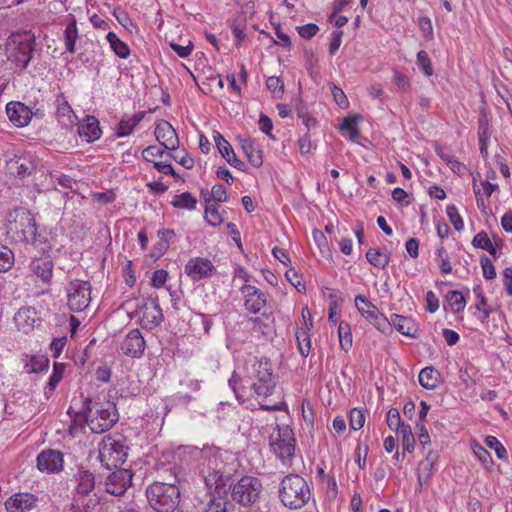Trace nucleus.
Wrapping results in <instances>:
<instances>
[{
  "label": "nucleus",
  "mask_w": 512,
  "mask_h": 512,
  "mask_svg": "<svg viewBox=\"0 0 512 512\" xmlns=\"http://www.w3.org/2000/svg\"><path fill=\"white\" fill-rule=\"evenodd\" d=\"M146 496L156 512H172L179 504L180 490L174 484L155 482L146 489Z\"/></svg>",
  "instance_id": "8"
},
{
  "label": "nucleus",
  "mask_w": 512,
  "mask_h": 512,
  "mask_svg": "<svg viewBox=\"0 0 512 512\" xmlns=\"http://www.w3.org/2000/svg\"><path fill=\"white\" fill-rule=\"evenodd\" d=\"M76 497L74 502L71 504L70 510L72 512H87L85 509H81L79 506V500L83 496H88L95 487L94 475L84 469H79L74 476Z\"/></svg>",
  "instance_id": "13"
},
{
  "label": "nucleus",
  "mask_w": 512,
  "mask_h": 512,
  "mask_svg": "<svg viewBox=\"0 0 512 512\" xmlns=\"http://www.w3.org/2000/svg\"><path fill=\"white\" fill-rule=\"evenodd\" d=\"M485 444L493 449L497 455V457L501 460L507 461L508 455L506 448L502 445V443L495 436H487L485 438Z\"/></svg>",
  "instance_id": "47"
},
{
  "label": "nucleus",
  "mask_w": 512,
  "mask_h": 512,
  "mask_svg": "<svg viewBox=\"0 0 512 512\" xmlns=\"http://www.w3.org/2000/svg\"><path fill=\"white\" fill-rule=\"evenodd\" d=\"M296 340L298 343L299 352L303 357H307L311 350V340L309 331L299 329L296 332Z\"/></svg>",
  "instance_id": "42"
},
{
  "label": "nucleus",
  "mask_w": 512,
  "mask_h": 512,
  "mask_svg": "<svg viewBox=\"0 0 512 512\" xmlns=\"http://www.w3.org/2000/svg\"><path fill=\"white\" fill-rule=\"evenodd\" d=\"M386 422H387L388 427L391 430H396V431L399 430L402 426L406 425V423H404L401 420L399 410L396 408H391L387 412Z\"/></svg>",
  "instance_id": "51"
},
{
  "label": "nucleus",
  "mask_w": 512,
  "mask_h": 512,
  "mask_svg": "<svg viewBox=\"0 0 512 512\" xmlns=\"http://www.w3.org/2000/svg\"><path fill=\"white\" fill-rule=\"evenodd\" d=\"M263 485L259 478L243 476L236 483L231 481L228 491H231L232 500L242 506H250L256 503L262 492Z\"/></svg>",
  "instance_id": "10"
},
{
  "label": "nucleus",
  "mask_w": 512,
  "mask_h": 512,
  "mask_svg": "<svg viewBox=\"0 0 512 512\" xmlns=\"http://www.w3.org/2000/svg\"><path fill=\"white\" fill-rule=\"evenodd\" d=\"M146 348V342L139 329L130 330L120 344L123 354L131 358H140Z\"/></svg>",
  "instance_id": "17"
},
{
  "label": "nucleus",
  "mask_w": 512,
  "mask_h": 512,
  "mask_svg": "<svg viewBox=\"0 0 512 512\" xmlns=\"http://www.w3.org/2000/svg\"><path fill=\"white\" fill-rule=\"evenodd\" d=\"M266 86L268 90H270L275 97L281 95L283 93V83L280 78L276 76H271L266 81Z\"/></svg>",
  "instance_id": "61"
},
{
  "label": "nucleus",
  "mask_w": 512,
  "mask_h": 512,
  "mask_svg": "<svg viewBox=\"0 0 512 512\" xmlns=\"http://www.w3.org/2000/svg\"><path fill=\"white\" fill-rule=\"evenodd\" d=\"M279 497L284 506L298 509L309 501L311 492L304 478L297 474H290L280 483Z\"/></svg>",
  "instance_id": "6"
},
{
  "label": "nucleus",
  "mask_w": 512,
  "mask_h": 512,
  "mask_svg": "<svg viewBox=\"0 0 512 512\" xmlns=\"http://www.w3.org/2000/svg\"><path fill=\"white\" fill-rule=\"evenodd\" d=\"M365 423L364 411L358 408H354L350 412V427L353 430H360Z\"/></svg>",
  "instance_id": "55"
},
{
  "label": "nucleus",
  "mask_w": 512,
  "mask_h": 512,
  "mask_svg": "<svg viewBox=\"0 0 512 512\" xmlns=\"http://www.w3.org/2000/svg\"><path fill=\"white\" fill-rule=\"evenodd\" d=\"M14 264V253L5 245L0 244V273L6 272Z\"/></svg>",
  "instance_id": "43"
},
{
  "label": "nucleus",
  "mask_w": 512,
  "mask_h": 512,
  "mask_svg": "<svg viewBox=\"0 0 512 512\" xmlns=\"http://www.w3.org/2000/svg\"><path fill=\"white\" fill-rule=\"evenodd\" d=\"M171 204L175 208L193 210L196 207L197 200L191 193L184 192L179 195H175Z\"/></svg>",
  "instance_id": "39"
},
{
  "label": "nucleus",
  "mask_w": 512,
  "mask_h": 512,
  "mask_svg": "<svg viewBox=\"0 0 512 512\" xmlns=\"http://www.w3.org/2000/svg\"><path fill=\"white\" fill-rule=\"evenodd\" d=\"M285 276L291 285H293L299 292L305 290V285L302 282V276L299 275L294 268L287 270Z\"/></svg>",
  "instance_id": "56"
},
{
  "label": "nucleus",
  "mask_w": 512,
  "mask_h": 512,
  "mask_svg": "<svg viewBox=\"0 0 512 512\" xmlns=\"http://www.w3.org/2000/svg\"><path fill=\"white\" fill-rule=\"evenodd\" d=\"M154 134L156 139L165 149H177L179 143L178 136L175 129L168 121L163 119L157 121Z\"/></svg>",
  "instance_id": "21"
},
{
  "label": "nucleus",
  "mask_w": 512,
  "mask_h": 512,
  "mask_svg": "<svg viewBox=\"0 0 512 512\" xmlns=\"http://www.w3.org/2000/svg\"><path fill=\"white\" fill-rule=\"evenodd\" d=\"M244 297V307L247 311L257 314L265 308L267 295L255 286L245 284L240 288Z\"/></svg>",
  "instance_id": "16"
},
{
  "label": "nucleus",
  "mask_w": 512,
  "mask_h": 512,
  "mask_svg": "<svg viewBox=\"0 0 512 512\" xmlns=\"http://www.w3.org/2000/svg\"><path fill=\"white\" fill-rule=\"evenodd\" d=\"M64 366L62 364L55 363L54 370L52 375L49 378L48 386L51 391H53L57 384L61 381L63 377Z\"/></svg>",
  "instance_id": "59"
},
{
  "label": "nucleus",
  "mask_w": 512,
  "mask_h": 512,
  "mask_svg": "<svg viewBox=\"0 0 512 512\" xmlns=\"http://www.w3.org/2000/svg\"><path fill=\"white\" fill-rule=\"evenodd\" d=\"M185 272L193 281H199L211 277L215 266L207 258L195 257L187 262Z\"/></svg>",
  "instance_id": "18"
},
{
  "label": "nucleus",
  "mask_w": 512,
  "mask_h": 512,
  "mask_svg": "<svg viewBox=\"0 0 512 512\" xmlns=\"http://www.w3.org/2000/svg\"><path fill=\"white\" fill-rule=\"evenodd\" d=\"M7 169L12 175L26 177L33 172L35 165L29 157L16 156L7 161Z\"/></svg>",
  "instance_id": "28"
},
{
  "label": "nucleus",
  "mask_w": 512,
  "mask_h": 512,
  "mask_svg": "<svg viewBox=\"0 0 512 512\" xmlns=\"http://www.w3.org/2000/svg\"><path fill=\"white\" fill-rule=\"evenodd\" d=\"M163 154L164 149L156 145L148 146L142 151V157L149 162H154V158L162 157Z\"/></svg>",
  "instance_id": "58"
},
{
  "label": "nucleus",
  "mask_w": 512,
  "mask_h": 512,
  "mask_svg": "<svg viewBox=\"0 0 512 512\" xmlns=\"http://www.w3.org/2000/svg\"><path fill=\"white\" fill-rule=\"evenodd\" d=\"M139 319L143 328L154 329L163 319L162 310L154 298L147 299L139 311Z\"/></svg>",
  "instance_id": "14"
},
{
  "label": "nucleus",
  "mask_w": 512,
  "mask_h": 512,
  "mask_svg": "<svg viewBox=\"0 0 512 512\" xmlns=\"http://www.w3.org/2000/svg\"><path fill=\"white\" fill-rule=\"evenodd\" d=\"M106 39L110 45V48L118 57L126 59L129 56L130 49L128 45L120 40L114 32H109L106 36Z\"/></svg>",
  "instance_id": "38"
},
{
  "label": "nucleus",
  "mask_w": 512,
  "mask_h": 512,
  "mask_svg": "<svg viewBox=\"0 0 512 512\" xmlns=\"http://www.w3.org/2000/svg\"><path fill=\"white\" fill-rule=\"evenodd\" d=\"M391 323L395 327V329L401 334L413 338L418 337V327L411 317L392 314Z\"/></svg>",
  "instance_id": "30"
},
{
  "label": "nucleus",
  "mask_w": 512,
  "mask_h": 512,
  "mask_svg": "<svg viewBox=\"0 0 512 512\" xmlns=\"http://www.w3.org/2000/svg\"><path fill=\"white\" fill-rule=\"evenodd\" d=\"M340 129L343 131H348L349 139L353 142H356L359 139V131L357 129V118H347L344 119L342 124L340 125Z\"/></svg>",
  "instance_id": "50"
},
{
  "label": "nucleus",
  "mask_w": 512,
  "mask_h": 512,
  "mask_svg": "<svg viewBox=\"0 0 512 512\" xmlns=\"http://www.w3.org/2000/svg\"><path fill=\"white\" fill-rule=\"evenodd\" d=\"M241 147L252 166L260 167L262 165L263 159L261 150L257 146H255L252 140H242Z\"/></svg>",
  "instance_id": "35"
},
{
  "label": "nucleus",
  "mask_w": 512,
  "mask_h": 512,
  "mask_svg": "<svg viewBox=\"0 0 512 512\" xmlns=\"http://www.w3.org/2000/svg\"><path fill=\"white\" fill-rule=\"evenodd\" d=\"M213 138L216 144V147L222 157L234 168H237L241 171L245 170V163L237 158L232 146L230 143L223 137V135L214 131Z\"/></svg>",
  "instance_id": "23"
},
{
  "label": "nucleus",
  "mask_w": 512,
  "mask_h": 512,
  "mask_svg": "<svg viewBox=\"0 0 512 512\" xmlns=\"http://www.w3.org/2000/svg\"><path fill=\"white\" fill-rule=\"evenodd\" d=\"M436 262L442 273L449 274L452 272V265L449 256L443 246H439L436 252Z\"/></svg>",
  "instance_id": "48"
},
{
  "label": "nucleus",
  "mask_w": 512,
  "mask_h": 512,
  "mask_svg": "<svg viewBox=\"0 0 512 512\" xmlns=\"http://www.w3.org/2000/svg\"><path fill=\"white\" fill-rule=\"evenodd\" d=\"M270 447L284 465L291 464L296 449L293 430L288 425H277L270 435Z\"/></svg>",
  "instance_id": "9"
},
{
  "label": "nucleus",
  "mask_w": 512,
  "mask_h": 512,
  "mask_svg": "<svg viewBox=\"0 0 512 512\" xmlns=\"http://www.w3.org/2000/svg\"><path fill=\"white\" fill-rule=\"evenodd\" d=\"M305 68L311 77V79L318 84L320 79V66L317 53L313 52L312 49H304Z\"/></svg>",
  "instance_id": "32"
},
{
  "label": "nucleus",
  "mask_w": 512,
  "mask_h": 512,
  "mask_svg": "<svg viewBox=\"0 0 512 512\" xmlns=\"http://www.w3.org/2000/svg\"><path fill=\"white\" fill-rule=\"evenodd\" d=\"M302 417L305 423L303 430L307 429L311 433L314 429L315 411L310 401L304 400L302 403Z\"/></svg>",
  "instance_id": "41"
},
{
  "label": "nucleus",
  "mask_w": 512,
  "mask_h": 512,
  "mask_svg": "<svg viewBox=\"0 0 512 512\" xmlns=\"http://www.w3.org/2000/svg\"><path fill=\"white\" fill-rule=\"evenodd\" d=\"M205 219L211 226H218L222 223L223 219L215 205H207L205 208Z\"/></svg>",
  "instance_id": "52"
},
{
  "label": "nucleus",
  "mask_w": 512,
  "mask_h": 512,
  "mask_svg": "<svg viewBox=\"0 0 512 512\" xmlns=\"http://www.w3.org/2000/svg\"><path fill=\"white\" fill-rule=\"evenodd\" d=\"M79 37L77 23L74 18L66 25L64 31V43L66 51L74 54L76 52V41Z\"/></svg>",
  "instance_id": "34"
},
{
  "label": "nucleus",
  "mask_w": 512,
  "mask_h": 512,
  "mask_svg": "<svg viewBox=\"0 0 512 512\" xmlns=\"http://www.w3.org/2000/svg\"><path fill=\"white\" fill-rule=\"evenodd\" d=\"M417 64L426 76H431L433 74L431 60L426 51L421 50L418 52Z\"/></svg>",
  "instance_id": "54"
},
{
  "label": "nucleus",
  "mask_w": 512,
  "mask_h": 512,
  "mask_svg": "<svg viewBox=\"0 0 512 512\" xmlns=\"http://www.w3.org/2000/svg\"><path fill=\"white\" fill-rule=\"evenodd\" d=\"M35 47V37L30 32H17L9 36L6 43L7 59L20 70L25 69Z\"/></svg>",
  "instance_id": "7"
},
{
  "label": "nucleus",
  "mask_w": 512,
  "mask_h": 512,
  "mask_svg": "<svg viewBox=\"0 0 512 512\" xmlns=\"http://www.w3.org/2000/svg\"><path fill=\"white\" fill-rule=\"evenodd\" d=\"M126 437L120 433L109 434L99 443V460L108 470L117 469L128 456Z\"/></svg>",
  "instance_id": "4"
},
{
  "label": "nucleus",
  "mask_w": 512,
  "mask_h": 512,
  "mask_svg": "<svg viewBox=\"0 0 512 512\" xmlns=\"http://www.w3.org/2000/svg\"><path fill=\"white\" fill-rule=\"evenodd\" d=\"M401 438L402 447L404 451L411 453L415 447V437L409 424L402 426L396 431Z\"/></svg>",
  "instance_id": "40"
},
{
  "label": "nucleus",
  "mask_w": 512,
  "mask_h": 512,
  "mask_svg": "<svg viewBox=\"0 0 512 512\" xmlns=\"http://www.w3.org/2000/svg\"><path fill=\"white\" fill-rule=\"evenodd\" d=\"M85 407L86 422L93 433H104L118 421L117 409L112 402L101 403L86 399Z\"/></svg>",
  "instance_id": "5"
},
{
  "label": "nucleus",
  "mask_w": 512,
  "mask_h": 512,
  "mask_svg": "<svg viewBox=\"0 0 512 512\" xmlns=\"http://www.w3.org/2000/svg\"><path fill=\"white\" fill-rule=\"evenodd\" d=\"M480 264L483 270V276L488 279H494L496 277V270L492 261L485 255L480 259Z\"/></svg>",
  "instance_id": "57"
},
{
  "label": "nucleus",
  "mask_w": 512,
  "mask_h": 512,
  "mask_svg": "<svg viewBox=\"0 0 512 512\" xmlns=\"http://www.w3.org/2000/svg\"><path fill=\"white\" fill-rule=\"evenodd\" d=\"M491 243L492 242L489 239L487 233L484 231L477 233L472 240V245L475 248H479L482 250H484L485 248H488L489 244H491Z\"/></svg>",
  "instance_id": "63"
},
{
  "label": "nucleus",
  "mask_w": 512,
  "mask_h": 512,
  "mask_svg": "<svg viewBox=\"0 0 512 512\" xmlns=\"http://www.w3.org/2000/svg\"><path fill=\"white\" fill-rule=\"evenodd\" d=\"M67 343L66 336L54 338L50 344V350L53 353V357L58 358L62 353Z\"/></svg>",
  "instance_id": "64"
},
{
  "label": "nucleus",
  "mask_w": 512,
  "mask_h": 512,
  "mask_svg": "<svg viewBox=\"0 0 512 512\" xmlns=\"http://www.w3.org/2000/svg\"><path fill=\"white\" fill-rule=\"evenodd\" d=\"M6 114L10 122L18 128L27 126L34 115L28 106L19 101L9 102L6 105Z\"/></svg>",
  "instance_id": "19"
},
{
  "label": "nucleus",
  "mask_w": 512,
  "mask_h": 512,
  "mask_svg": "<svg viewBox=\"0 0 512 512\" xmlns=\"http://www.w3.org/2000/svg\"><path fill=\"white\" fill-rule=\"evenodd\" d=\"M37 319L36 309L30 306L21 307L14 315L16 327L24 333H29L34 329Z\"/></svg>",
  "instance_id": "26"
},
{
  "label": "nucleus",
  "mask_w": 512,
  "mask_h": 512,
  "mask_svg": "<svg viewBox=\"0 0 512 512\" xmlns=\"http://www.w3.org/2000/svg\"><path fill=\"white\" fill-rule=\"evenodd\" d=\"M355 305L360 314L369 320L378 330H386L392 323L384 315L380 314L378 308L372 304L365 296L357 295Z\"/></svg>",
  "instance_id": "12"
},
{
  "label": "nucleus",
  "mask_w": 512,
  "mask_h": 512,
  "mask_svg": "<svg viewBox=\"0 0 512 512\" xmlns=\"http://www.w3.org/2000/svg\"><path fill=\"white\" fill-rule=\"evenodd\" d=\"M472 450L477 459L486 467L489 468L493 461L490 453L479 443H472Z\"/></svg>",
  "instance_id": "49"
},
{
  "label": "nucleus",
  "mask_w": 512,
  "mask_h": 512,
  "mask_svg": "<svg viewBox=\"0 0 512 512\" xmlns=\"http://www.w3.org/2000/svg\"><path fill=\"white\" fill-rule=\"evenodd\" d=\"M37 502V497L31 493H16L5 502L7 512H26Z\"/></svg>",
  "instance_id": "24"
},
{
  "label": "nucleus",
  "mask_w": 512,
  "mask_h": 512,
  "mask_svg": "<svg viewBox=\"0 0 512 512\" xmlns=\"http://www.w3.org/2000/svg\"><path fill=\"white\" fill-rule=\"evenodd\" d=\"M211 496L206 505L205 512H234L235 506L227 499V493L209 491Z\"/></svg>",
  "instance_id": "29"
},
{
  "label": "nucleus",
  "mask_w": 512,
  "mask_h": 512,
  "mask_svg": "<svg viewBox=\"0 0 512 512\" xmlns=\"http://www.w3.org/2000/svg\"><path fill=\"white\" fill-rule=\"evenodd\" d=\"M446 298H447V301L449 302L451 309L454 312H460V311L464 310L465 305H466V300L461 292L456 291V290L450 291V292H448Z\"/></svg>",
  "instance_id": "46"
},
{
  "label": "nucleus",
  "mask_w": 512,
  "mask_h": 512,
  "mask_svg": "<svg viewBox=\"0 0 512 512\" xmlns=\"http://www.w3.org/2000/svg\"><path fill=\"white\" fill-rule=\"evenodd\" d=\"M6 236L15 244H32L43 252L51 249L45 237L38 233L33 214L25 208H16L6 216Z\"/></svg>",
  "instance_id": "3"
},
{
  "label": "nucleus",
  "mask_w": 512,
  "mask_h": 512,
  "mask_svg": "<svg viewBox=\"0 0 512 512\" xmlns=\"http://www.w3.org/2000/svg\"><path fill=\"white\" fill-rule=\"evenodd\" d=\"M276 383L271 362L256 358L250 367L244 369V373L235 371L229 380L238 400H244L252 393L259 397H268L273 394Z\"/></svg>",
  "instance_id": "2"
},
{
  "label": "nucleus",
  "mask_w": 512,
  "mask_h": 512,
  "mask_svg": "<svg viewBox=\"0 0 512 512\" xmlns=\"http://www.w3.org/2000/svg\"><path fill=\"white\" fill-rule=\"evenodd\" d=\"M67 305L73 312H82L91 302V284L84 280H73L66 287Z\"/></svg>",
  "instance_id": "11"
},
{
  "label": "nucleus",
  "mask_w": 512,
  "mask_h": 512,
  "mask_svg": "<svg viewBox=\"0 0 512 512\" xmlns=\"http://www.w3.org/2000/svg\"><path fill=\"white\" fill-rule=\"evenodd\" d=\"M418 379L422 387L432 390L440 383V373L433 367H425L420 371Z\"/></svg>",
  "instance_id": "33"
},
{
  "label": "nucleus",
  "mask_w": 512,
  "mask_h": 512,
  "mask_svg": "<svg viewBox=\"0 0 512 512\" xmlns=\"http://www.w3.org/2000/svg\"><path fill=\"white\" fill-rule=\"evenodd\" d=\"M55 105L56 116L61 126L64 128L72 127L77 122V116L62 94L56 97Z\"/></svg>",
  "instance_id": "25"
},
{
  "label": "nucleus",
  "mask_w": 512,
  "mask_h": 512,
  "mask_svg": "<svg viewBox=\"0 0 512 512\" xmlns=\"http://www.w3.org/2000/svg\"><path fill=\"white\" fill-rule=\"evenodd\" d=\"M365 256L371 265L379 269H384L389 264L391 258L390 253H383L378 248H370Z\"/></svg>",
  "instance_id": "36"
},
{
  "label": "nucleus",
  "mask_w": 512,
  "mask_h": 512,
  "mask_svg": "<svg viewBox=\"0 0 512 512\" xmlns=\"http://www.w3.org/2000/svg\"><path fill=\"white\" fill-rule=\"evenodd\" d=\"M338 336L340 346L347 351L352 346V334L350 331V326L346 322H340L338 325Z\"/></svg>",
  "instance_id": "45"
},
{
  "label": "nucleus",
  "mask_w": 512,
  "mask_h": 512,
  "mask_svg": "<svg viewBox=\"0 0 512 512\" xmlns=\"http://www.w3.org/2000/svg\"><path fill=\"white\" fill-rule=\"evenodd\" d=\"M37 468L41 472L56 473L63 468V454L57 450H44L37 456Z\"/></svg>",
  "instance_id": "20"
},
{
  "label": "nucleus",
  "mask_w": 512,
  "mask_h": 512,
  "mask_svg": "<svg viewBox=\"0 0 512 512\" xmlns=\"http://www.w3.org/2000/svg\"><path fill=\"white\" fill-rule=\"evenodd\" d=\"M297 31L302 38L308 40V39H311L313 36H315L318 33L319 27L315 23H309V24L297 27Z\"/></svg>",
  "instance_id": "60"
},
{
  "label": "nucleus",
  "mask_w": 512,
  "mask_h": 512,
  "mask_svg": "<svg viewBox=\"0 0 512 512\" xmlns=\"http://www.w3.org/2000/svg\"><path fill=\"white\" fill-rule=\"evenodd\" d=\"M132 472L128 469H116L105 481L106 491L120 496L125 493L132 483Z\"/></svg>",
  "instance_id": "15"
},
{
  "label": "nucleus",
  "mask_w": 512,
  "mask_h": 512,
  "mask_svg": "<svg viewBox=\"0 0 512 512\" xmlns=\"http://www.w3.org/2000/svg\"><path fill=\"white\" fill-rule=\"evenodd\" d=\"M204 461L200 474L208 491L227 493L233 477L240 469L237 455L231 451L211 448L202 452Z\"/></svg>",
  "instance_id": "1"
},
{
  "label": "nucleus",
  "mask_w": 512,
  "mask_h": 512,
  "mask_svg": "<svg viewBox=\"0 0 512 512\" xmlns=\"http://www.w3.org/2000/svg\"><path fill=\"white\" fill-rule=\"evenodd\" d=\"M446 213L455 230L461 231L464 228V223L457 207L454 205H448L446 208Z\"/></svg>",
  "instance_id": "53"
},
{
  "label": "nucleus",
  "mask_w": 512,
  "mask_h": 512,
  "mask_svg": "<svg viewBox=\"0 0 512 512\" xmlns=\"http://www.w3.org/2000/svg\"><path fill=\"white\" fill-rule=\"evenodd\" d=\"M434 464V457L432 452H429L424 460L418 465V483L420 486L428 483L431 478Z\"/></svg>",
  "instance_id": "37"
},
{
  "label": "nucleus",
  "mask_w": 512,
  "mask_h": 512,
  "mask_svg": "<svg viewBox=\"0 0 512 512\" xmlns=\"http://www.w3.org/2000/svg\"><path fill=\"white\" fill-rule=\"evenodd\" d=\"M77 124L78 135L86 142H94L100 138L102 132L96 117L88 115L82 122Z\"/></svg>",
  "instance_id": "27"
},
{
  "label": "nucleus",
  "mask_w": 512,
  "mask_h": 512,
  "mask_svg": "<svg viewBox=\"0 0 512 512\" xmlns=\"http://www.w3.org/2000/svg\"><path fill=\"white\" fill-rule=\"evenodd\" d=\"M53 268L54 263L48 255L34 257L29 263V270L45 284L51 282Z\"/></svg>",
  "instance_id": "22"
},
{
  "label": "nucleus",
  "mask_w": 512,
  "mask_h": 512,
  "mask_svg": "<svg viewBox=\"0 0 512 512\" xmlns=\"http://www.w3.org/2000/svg\"><path fill=\"white\" fill-rule=\"evenodd\" d=\"M330 88H331V93H332V96H333L336 104L340 108H347L348 104H349L348 99H347L345 93L342 91V89L336 87L333 84L330 85Z\"/></svg>",
  "instance_id": "62"
},
{
  "label": "nucleus",
  "mask_w": 512,
  "mask_h": 512,
  "mask_svg": "<svg viewBox=\"0 0 512 512\" xmlns=\"http://www.w3.org/2000/svg\"><path fill=\"white\" fill-rule=\"evenodd\" d=\"M145 116L144 111H140L131 117H123L116 129V135L118 137H125L130 135L135 127L142 121Z\"/></svg>",
  "instance_id": "31"
},
{
  "label": "nucleus",
  "mask_w": 512,
  "mask_h": 512,
  "mask_svg": "<svg viewBox=\"0 0 512 512\" xmlns=\"http://www.w3.org/2000/svg\"><path fill=\"white\" fill-rule=\"evenodd\" d=\"M49 365L48 358L44 356H33L26 363L25 368L28 373H38L46 370Z\"/></svg>",
  "instance_id": "44"
}]
</instances>
